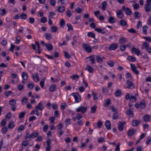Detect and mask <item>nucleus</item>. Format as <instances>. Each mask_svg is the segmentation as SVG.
Wrapping results in <instances>:
<instances>
[{
  "instance_id": "obj_1",
  "label": "nucleus",
  "mask_w": 151,
  "mask_h": 151,
  "mask_svg": "<svg viewBox=\"0 0 151 151\" xmlns=\"http://www.w3.org/2000/svg\"><path fill=\"white\" fill-rule=\"evenodd\" d=\"M151 0H146V3L144 6L145 10L146 12H148L151 10Z\"/></svg>"
},
{
  "instance_id": "obj_2",
  "label": "nucleus",
  "mask_w": 151,
  "mask_h": 151,
  "mask_svg": "<svg viewBox=\"0 0 151 151\" xmlns=\"http://www.w3.org/2000/svg\"><path fill=\"white\" fill-rule=\"evenodd\" d=\"M44 108V107L43 106L41 102H40L38 104V105L37 106L35 107V109L36 111V114L37 116H39V112L38 111V110H40L41 111V113H42V111Z\"/></svg>"
},
{
  "instance_id": "obj_3",
  "label": "nucleus",
  "mask_w": 151,
  "mask_h": 151,
  "mask_svg": "<svg viewBox=\"0 0 151 151\" xmlns=\"http://www.w3.org/2000/svg\"><path fill=\"white\" fill-rule=\"evenodd\" d=\"M83 48L88 53H90L92 51V48L89 45L84 43L82 45Z\"/></svg>"
},
{
  "instance_id": "obj_4",
  "label": "nucleus",
  "mask_w": 151,
  "mask_h": 151,
  "mask_svg": "<svg viewBox=\"0 0 151 151\" xmlns=\"http://www.w3.org/2000/svg\"><path fill=\"white\" fill-rule=\"evenodd\" d=\"M87 107H84L81 106L78 108L76 109V111L77 112H79L81 111L83 113H84L87 111Z\"/></svg>"
},
{
  "instance_id": "obj_5",
  "label": "nucleus",
  "mask_w": 151,
  "mask_h": 151,
  "mask_svg": "<svg viewBox=\"0 0 151 151\" xmlns=\"http://www.w3.org/2000/svg\"><path fill=\"white\" fill-rule=\"evenodd\" d=\"M16 104V101L14 99H12L9 101V104L10 106H12V107H11V109L13 111H14L16 110V107L15 106Z\"/></svg>"
},
{
  "instance_id": "obj_6",
  "label": "nucleus",
  "mask_w": 151,
  "mask_h": 151,
  "mask_svg": "<svg viewBox=\"0 0 151 151\" xmlns=\"http://www.w3.org/2000/svg\"><path fill=\"white\" fill-rule=\"evenodd\" d=\"M72 95L75 99V101L77 103L79 102L81 100L80 95L77 93H73Z\"/></svg>"
},
{
  "instance_id": "obj_7",
  "label": "nucleus",
  "mask_w": 151,
  "mask_h": 151,
  "mask_svg": "<svg viewBox=\"0 0 151 151\" xmlns=\"http://www.w3.org/2000/svg\"><path fill=\"white\" fill-rule=\"evenodd\" d=\"M130 67L132 71L136 75H138L139 73L138 70H137L136 66L132 64H130Z\"/></svg>"
},
{
  "instance_id": "obj_8",
  "label": "nucleus",
  "mask_w": 151,
  "mask_h": 151,
  "mask_svg": "<svg viewBox=\"0 0 151 151\" xmlns=\"http://www.w3.org/2000/svg\"><path fill=\"white\" fill-rule=\"evenodd\" d=\"M131 51L133 54H136L137 56L141 54V52L139 49V48H136L134 47L132 48Z\"/></svg>"
},
{
  "instance_id": "obj_9",
  "label": "nucleus",
  "mask_w": 151,
  "mask_h": 151,
  "mask_svg": "<svg viewBox=\"0 0 151 151\" xmlns=\"http://www.w3.org/2000/svg\"><path fill=\"white\" fill-rule=\"evenodd\" d=\"M122 9L124 11L125 13L127 15H129L131 14L132 11L129 8H126L125 6H123L122 7Z\"/></svg>"
},
{
  "instance_id": "obj_10",
  "label": "nucleus",
  "mask_w": 151,
  "mask_h": 151,
  "mask_svg": "<svg viewBox=\"0 0 151 151\" xmlns=\"http://www.w3.org/2000/svg\"><path fill=\"white\" fill-rule=\"evenodd\" d=\"M51 141L50 139H48L46 141V143L47 144V147L46 148V151H50L51 150L50 144Z\"/></svg>"
},
{
  "instance_id": "obj_11",
  "label": "nucleus",
  "mask_w": 151,
  "mask_h": 151,
  "mask_svg": "<svg viewBox=\"0 0 151 151\" xmlns=\"http://www.w3.org/2000/svg\"><path fill=\"white\" fill-rule=\"evenodd\" d=\"M151 116L150 114H146L142 118L144 121L145 122H147L150 121Z\"/></svg>"
},
{
  "instance_id": "obj_12",
  "label": "nucleus",
  "mask_w": 151,
  "mask_h": 151,
  "mask_svg": "<svg viewBox=\"0 0 151 151\" xmlns=\"http://www.w3.org/2000/svg\"><path fill=\"white\" fill-rule=\"evenodd\" d=\"M22 77L23 80L22 81V83L24 84L25 83L24 81L26 80L28 78V75L26 73L23 72L22 75Z\"/></svg>"
},
{
  "instance_id": "obj_13",
  "label": "nucleus",
  "mask_w": 151,
  "mask_h": 151,
  "mask_svg": "<svg viewBox=\"0 0 151 151\" xmlns=\"http://www.w3.org/2000/svg\"><path fill=\"white\" fill-rule=\"evenodd\" d=\"M116 16L117 17L119 18H122L124 16L123 12L121 10H119L117 11L116 12Z\"/></svg>"
},
{
  "instance_id": "obj_14",
  "label": "nucleus",
  "mask_w": 151,
  "mask_h": 151,
  "mask_svg": "<svg viewBox=\"0 0 151 151\" xmlns=\"http://www.w3.org/2000/svg\"><path fill=\"white\" fill-rule=\"evenodd\" d=\"M126 83L127 85V88L129 89H132L134 88V86L133 83L129 80H127L126 81Z\"/></svg>"
},
{
  "instance_id": "obj_15",
  "label": "nucleus",
  "mask_w": 151,
  "mask_h": 151,
  "mask_svg": "<svg viewBox=\"0 0 151 151\" xmlns=\"http://www.w3.org/2000/svg\"><path fill=\"white\" fill-rule=\"evenodd\" d=\"M118 47L117 44L114 43L111 44L109 47V50H116Z\"/></svg>"
},
{
  "instance_id": "obj_16",
  "label": "nucleus",
  "mask_w": 151,
  "mask_h": 151,
  "mask_svg": "<svg viewBox=\"0 0 151 151\" xmlns=\"http://www.w3.org/2000/svg\"><path fill=\"white\" fill-rule=\"evenodd\" d=\"M125 124V122H119L118 125V129L120 131H122L124 128L123 125Z\"/></svg>"
},
{
  "instance_id": "obj_17",
  "label": "nucleus",
  "mask_w": 151,
  "mask_h": 151,
  "mask_svg": "<svg viewBox=\"0 0 151 151\" xmlns=\"http://www.w3.org/2000/svg\"><path fill=\"white\" fill-rule=\"evenodd\" d=\"M105 125L107 129L109 130L111 129V124L109 120H107L105 122Z\"/></svg>"
},
{
  "instance_id": "obj_18",
  "label": "nucleus",
  "mask_w": 151,
  "mask_h": 151,
  "mask_svg": "<svg viewBox=\"0 0 151 151\" xmlns=\"http://www.w3.org/2000/svg\"><path fill=\"white\" fill-rule=\"evenodd\" d=\"M57 10L58 12L63 13L65 10V8L63 6H59L58 7Z\"/></svg>"
},
{
  "instance_id": "obj_19",
  "label": "nucleus",
  "mask_w": 151,
  "mask_h": 151,
  "mask_svg": "<svg viewBox=\"0 0 151 151\" xmlns=\"http://www.w3.org/2000/svg\"><path fill=\"white\" fill-rule=\"evenodd\" d=\"M133 110L132 109H129V110L126 112V114L128 115L130 117H132L134 116V114L133 112Z\"/></svg>"
},
{
  "instance_id": "obj_20",
  "label": "nucleus",
  "mask_w": 151,
  "mask_h": 151,
  "mask_svg": "<svg viewBox=\"0 0 151 151\" xmlns=\"http://www.w3.org/2000/svg\"><path fill=\"white\" fill-rule=\"evenodd\" d=\"M149 44L146 42H144L142 44V47L144 49L146 50L149 47Z\"/></svg>"
},
{
  "instance_id": "obj_21",
  "label": "nucleus",
  "mask_w": 151,
  "mask_h": 151,
  "mask_svg": "<svg viewBox=\"0 0 151 151\" xmlns=\"http://www.w3.org/2000/svg\"><path fill=\"white\" fill-rule=\"evenodd\" d=\"M127 41V38H126L122 37L119 40V42L120 44H123L126 42Z\"/></svg>"
},
{
  "instance_id": "obj_22",
  "label": "nucleus",
  "mask_w": 151,
  "mask_h": 151,
  "mask_svg": "<svg viewBox=\"0 0 151 151\" xmlns=\"http://www.w3.org/2000/svg\"><path fill=\"white\" fill-rule=\"evenodd\" d=\"M141 122L139 120L136 119L132 121V125L134 127H136Z\"/></svg>"
},
{
  "instance_id": "obj_23",
  "label": "nucleus",
  "mask_w": 151,
  "mask_h": 151,
  "mask_svg": "<svg viewBox=\"0 0 151 151\" xmlns=\"http://www.w3.org/2000/svg\"><path fill=\"white\" fill-rule=\"evenodd\" d=\"M33 78L34 80L36 82H37L39 81V75L37 74H35L33 75Z\"/></svg>"
},
{
  "instance_id": "obj_24",
  "label": "nucleus",
  "mask_w": 151,
  "mask_h": 151,
  "mask_svg": "<svg viewBox=\"0 0 151 151\" xmlns=\"http://www.w3.org/2000/svg\"><path fill=\"white\" fill-rule=\"evenodd\" d=\"M14 126V123L13 121L10 122L8 124V127L10 129H13Z\"/></svg>"
},
{
  "instance_id": "obj_25",
  "label": "nucleus",
  "mask_w": 151,
  "mask_h": 151,
  "mask_svg": "<svg viewBox=\"0 0 151 151\" xmlns=\"http://www.w3.org/2000/svg\"><path fill=\"white\" fill-rule=\"evenodd\" d=\"M95 30L98 32L100 33L103 34H105V31L103 29H101L99 28H96L94 29Z\"/></svg>"
},
{
  "instance_id": "obj_26",
  "label": "nucleus",
  "mask_w": 151,
  "mask_h": 151,
  "mask_svg": "<svg viewBox=\"0 0 151 151\" xmlns=\"http://www.w3.org/2000/svg\"><path fill=\"white\" fill-rule=\"evenodd\" d=\"M35 44L37 47V52L38 54H40L41 53V51L40 49V46L39 42L37 41H35Z\"/></svg>"
},
{
  "instance_id": "obj_27",
  "label": "nucleus",
  "mask_w": 151,
  "mask_h": 151,
  "mask_svg": "<svg viewBox=\"0 0 151 151\" xmlns=\"http://www.w3.org/2000/svg\"><path fill=\"white\" fill-rule=\"evenodd\" d=\"M108 21L110 23H114L115 22L114 18L112 17H110L108 19Z\"/></svg>"
},
{
  "instance_id": "obj_28",
  "label": "nucleus",
  "mask_w": 151,
  "mask_h": 151,
  "mask_svg": "<svg viewBox=\"0 0 151 151\" xmlns=\"http://www.w3.org/2000/svg\"><path fill=\"white\" fill-rule=\"evenodd\" d=\"M119 24L122 26H124L126 25L127 24V23L125 20L122 19L119 21Z\"/></svg>"
},
{
  "instance_id": "obj_29",
  "label": "nucleus",
  "mask_w": 151,
  "mask_h": 151,
  "mask_svg": "<svg viewBox=\"0 0 151 151\" xmlns=\"http://www.w3.org/2000/svg\"><path fill=\"white\" fill-rule=\"evenodd\" d=\"M28 99L26 97H24L22 99L21 102L23 105L25 104L27 102Z\"/></svg>"
},
{
  "instance_id": "obj_30",
  "label": "nucleus",
  "mask_w": 151,
  "mask_h": 151,
  "mask_svg": "<svg viewBox=\"0 0 151 151\" xmlns=\"http://www.w3.org/2000/svg\"><path fill=\"white\" fill-rule=\"evenodd\" d=\"M114 94L115 96L117 97L121 95L122 92L120 90H117L114 92Z\"/></svg>"
},
{
  "instance_id": "obj_31",
  "label": "nucleus",
  "mask_w": 151,
  "mask_h": 151,
  "mask_svg": "<svg viewBox=\"0 0 151 151\" xmlns=\"http://www.w3.org/2000/svg\"><path fill=\"white\" fill-rule=\"evenodd\" d=\"M65 22L63 19H60V27L61 28H63L65 25Z\"/></svg>"
},
{
  "instance_id": "obj_32",
  "label": "nucleus",
  "mask_w": 151,
  "mask_h": 151,
  "mask_svg": "<svg viewBox=\"0 0 151 151\" xmlns=\"http://www.w3.org/2000/svg\"><path fill=\"white\" fill-rule=\"evenodd\" d=\"M45 46L47 50L49 51H50L53 49V46L52 45L50 44H47Z\"/></svg>"
},
{
  "instance_id": "obj_33",
  "label": "nucleus",
  "mask_w": 151,
  "mask_h": 151,
  "mask_svg": "<svg viewBox=\"0 0 151 151\" xmlns=\"http://www.w3.org/2000/svg\"><path fill=\"white\" fill-rule=\"evenodd\" d=\"M72 13V11L69 9H67L65 12V13L68 17H70L71 16Z\"/></svg>"
},
{
  "instance_id": "obj_34",
  "label": "nucleus",
  "mask_w": 151,
  "mask_h": 151,
  "mask_svg": "<svg viewBox=\"0 0 151 151\" xmlns=\"http://www.w3.org/2000/svg\"><path fill=\"white\" fill-rule=\"evenodd\" d=\"M127 59L130 62H134L136 60V58L135 57L132 56H129Z\"/></svg>"
},
{
  "instance_id": "obj_35",
  "label": "nucleus",
  "mask_w": 151,
  "mask_h": 151,
  "mask_svg": "<svg viewBox=\"0 0 151 151\" xmlns=\"http://www.w3.org/2000/svg\"><path fill=\"white\" fill-rule=\"evenodd\" d=\"M87 36L89 37H91L95 39V35L94 33L91 32H90L88 33Z\"/></svg>"
},
{
  "instance_id": "obj_36",
  "label": "nucleus",
  "mask_w": 151,
  "mask_h": 151,
  "mask_svg": "<svg viewBox=\"0 0 151 151\" xmlns=\"http://www.w3.org/2000/svg\"><path fill=\"white\" fill-rule=\"evenodd\" d=\"M86 70H87L90 73H92L93 71L92 68L89 65H87Z\"/></svg>"
},
{
  "instance_id": "obj_37",
  "label": "nucleus",
  "mask_w": 151,
  "mask_h": 151,
  "mask_svg": "<svg viewBox=\"0 0 151 151\" xmlns=\"http://www.w3.org/2000/svg\"><path fill=\"white\" fill-rule=\"evenodd\" d=\"M134 133V131L133 129L129 130L127 132V134L129 137L132 136Z\"/></svg>"
},
{
  "instance_id": "obj_38",
  "label": "nucleus",
  "mask_w": 151,
  "mask_h": 151,
  "mask_svg": "<svg viewBox=\"0 0 151 151\" xmlns=\"http://www.w3.org/2000/svg\"><path fill=\"white\" fill-rule=\"evenodd\" d=\"M45 37L47 40H50L52 38V37L51 35L48 33H46L45 34Z\"/></svg>"
},
{
  "instance_id": "obj_39",
  "label": "nucleus",
  "mask_w": 151,
  "mask_h": 151,
  "mask_svg": "<svg viewBox=\"0 0 151 151\" xmlns=\"http://www.w3.org/2000/svg\"><path fill=\"white\" fill-rule=\"evenodd\" d=\"M96 58L97 61L98 63H101L103 62L102 58L99 55L96 56Z\"/></svg>"
},
{
  "instance_id": "obj_40",
  "label": "nucleus",
  "mask_w": 151,
  "mask_h": 151,
  "mask_svg": "<svg viewBox=\"0 0 151 151\" xmlns=\"http://www.w3.org/2000/svg\"><path fill=\"white\" fill-rule=\"evenodd\" d=\"M56 87L55 84H53L51 85V87L49 89V90L50 92H53L55 91Z\"/></svg>"
},
{
  "instance_id": "obj_41",
  "label": "nucleus",
  "mask_w": 151,
  "mask_h": 151,
  "mask_svg": "<svg viewBox=\"0 0 151 151\" xmlns=\"http://www.w3.org/2000/svg\"><path fill=\"white\" fill-rule=\"evenodd\" d=\"M107 63L111 67H112L114 66V62L113 61L109 60L107 62Z\"/></svg>"
},
{
  "instance_id": "obj_42",
  "label": "nucleus",
  "mask_w": 151,
  "mask_h": 151,
  "mask_svg": "<svg viewBox=\"0 0 151 151\" xmlns=\"http://www.w3.org/2000/svg\"><path fill=\"white\" fill-rule=\"evenodd\" d=\"M79 77V76L76 75H73L70 76V78L72 80H74L76 79H78Z\"/></svg>"
},
{
  "instance_id": "obj_43",
  "label": "nucleus",
  "mask_w": 151,
  "mask_h": 151,
  "mask_svg": "<svg viewBox=\"0 0 151 151\" xmlns=\"http://www.w3.org/2000/svg\"><path fill=\"white\" fill-rule=\"evenodd\" d=\"M103 124V123L101 121L99 120L97 123V127L98 128H101Z\"/></svg>"
},
{
  "instance_id": "obj_44",
  "label": "nucleus",
  "mask_w": 151,
  "mask_h": 151,
  "mask_svg": "<svg viewBox=\"0 0 151 151\" xmlns=\"http://www.w3.org/2000/svg\"><path fill=\"white\" fill-rule=\"evenodd\" d=\"M27 17V16L26 14H22L20 15V18L22 19H25Z\"/></svg>"
},
{
  "instance_id": "obj_45",
  "label": "nucleus",
  "mask_w": 151,
  "mask_h": 151,
  "mask_svg": "<svg viewBox=\"0 0 151 151\" xmlns=\"http://www.w3.org/2000/svg\"><path fill=\"white\" fill-rule=\"evenodd\" d=\"M145 107V103L144 101L141 102L139 104V107L141 109H144Z\"/></svg>"
},
{
  "instance_id": "obj_46",
  "label": "nucleus",
  "mask_w": 151,
  "mask_h": 151,
  "mask_svg": "<svg viewBox=\"0 0 151 151\" xmlns=\"http://www.w3.org/2000/svg\"><path fill=\"white\" fill-rule=\"evenodd\" d=\"M34 86V85L32 82H29L27 85V87L30 89H32Z\"/></svg>"
},
{
  "instance_id": "obj_47",
  "label": "nucleus",
  "mask_w": 151,
  "mask_h": 151,
  "mask_svg": "<svg viewBox=\"0 0 151 151\" xmlns=\"http://www.w3.org/2000/svg\"><path fill=\"white\" fill-rule=\"evenodd\" d=\"M25 128V127L23 125H20L18 128L17 131L20 132L23 130Z\"/></svg>"
},
{
  "instance_id": "obj_48",
  "label": "nucleus",
  "mask_w": 151,
  "mask_h": 151,
  "mask_svg": "<svg viewBox=\"0 0 151 151\" xmlns=\"http://www.w3.org/2000/svg\"><path fill=\"white\" fill-rule=\"evenodd\" d=\"M90 60L91 62V64H93L95 63V58L93 56H90L89 57Z\"/></svg>"
},
{
  "instance_id": "obj_49",
  "label": "nucleus",
  "mask_w": 151,
  "mask_h": 151,
  "mask_svg": "<svg viewBox=\"0 0 151 151\" xmlns=\"http://www.w3.org/2000/svg\"><path fill=\"white\" fill-rule=\"evenodd\" d=\"M65 122L66 126H68L71 123L70 119L68 118L66 119L65 121Z\"/></svg>"
},
{
  "instance_id": "obj_50",
  "label": "nucleus",
  "mask_w": 151,
  "mask_h": 151,
  "mask_svg": "<svg viewBox=\"0 0 151 151\" xmlns=\"http://www.w3.org/2000/svg\"><path fill=\"white\" fill-rule=\"evenodd\" d=\"M143 38L146 41L149 42H151V37H144Z\"/></svg>"
},
{
  "instance_id": "obj_51",
  "label": "nucleus",
  "mask_w": 151,
  "mask_h": 151,
  "mask_svg": "<svg viewBox=\"0 0 151 151\" xmlns=\"http://www.w3.org/2000/svg\"><path fill=\"white\" fill-rule=\"evenodd\" d=\"M134 17L136 18H139L141 17L140 14L138 12H135L134 13Z\"/></svg>"
},
{
  "instance_id": "obj_52",
  "label": "nucleus",
  "mask_w": 151,
  "mask_h": 151,
  "mask_svg": "<svg viewBox=\"0 0 151 151\" xmlns=\"http://www.w3.org/2000/svg\"><path fill=\"white\" fill-rule=\"evenodd\" d=\"M8 131V128L6 127L3 128L1 129V132L2 134H5Z\"/></svg>"
},
{
  "instance_id": "obj_53",
  "label": "nucleus",
  "mask_w": 151,
  "mask_h": 151,
  "mask_svg": "<svg viewBox=\"0 0 151 151\" xmlns=\"http://www.w3.org/2000/svg\"><path fill=\"white\" fill-rule=\"evenodd\" d=\"M92 95L93 96V99L94 100H97L98 99L97 93H95L93 91H92Z\"/></svg>"
},
{
  "instance_id": "obj_54",
  "label": "nucleus",
  "mask_w": 151,
  "mask_h": 151,
  "mask_svg": "<svg viewBox=\"0 0 151 151\" xmlns=\"http://www.w3.org/2000/svg\"><path fill=\"white\" fill-rule=\"evenodd\" d=\"M25 114V112H22L20 113L19 114V119H22L24 117Z\"/></svg>"
},
{
  "instance_id": "obj_55",
  "label": "nucleus",
  "mask_w": 151,
  "mask_h": 151,
  "mask_svg": "<svg viewBox=\"0 0 151 151\" xmlns=\"http://www.w3.org/2000/svg\"><path fill=\"white\" fill-rule=\"evenodd\" d=\"M51 31L52 32H55L57 31V28L55 26H52L50 28Z\"/></svg>"
},
{
  "instance_id": "obj_56",
  "label": "nucleus",
  "mask_w": 151,
  "mask_h": 151,
  "mask_svg": "<svg viewBox=\"0 0 151 151\" xmlns=\"http://www.w3.org/2000/svg\"><path fill=\"white\" fill-rule=\"evenodd\" d=\"M48 127V126L47 124H46L45 125L43 128V131L45 132H46L47 131Z\"/></svg>"
},
{
  "instance_id": "obj_57",
  "label": "nucleus",
  "mask_w": 151,
  "mask_h": 151,
  "mask_svg": "<svg viewBox=\"0 0 151 151\" xmlns=\"http://www.w3.org/2000/svg\"><path fill=\"white\" fill-rule=\"evenodd\" d=\"M96 106H94L92 107L91 108V112L92 113H93L95 112L96 110Z\"/></svg>"
},
{
  "instance_id": "obj_58",
  "label": "nucleus",
  "mask_w": 151,
  "mask_h": 151,
  "mask_svg": "<svg viewBox=\"0 0 151 151\" xmlns=\"http://www.w3.org/2000/svg\"><path fill=\"white\" fill-rule=\"evenodd\" d=\"M147 26H145L143 27V32L144 34L146 35L147 34Z\"/></svg>"
},
{
  "instance_id": "obj_59",
  "label": "nucleus",
  "mask_w": 151,
  "mask_h": 151,
  "mask_svg": "<svg viewBox=\"0 0 151 151\" xmlns=\"http://www.w3.org/2000/svg\"><path fill=\"white\" fill-rule=\"evenodd\" d=\"M6 13V11L5 9H4L0 11V14L2 16L5 15Z\"/></svg>"
},
{
  "instance_id": "obj_60",
  "label": "nucleus",
  "mask_w": 151,
  "mask_h": 151,
  "mask_svg": "<svg viewBox=\"0 0 151 151\" xmlns=\"http://www.w3.org/2000/svg\"><path fill=\"white\" fill-rule=\"evenodd\" d=\"M40 21L42 23H45L47 22V19L45 17H42L40 19Z\"/></svg>"
},
{
  "instance_id": "obj_61",
  "label": "nucleus",
  "mask_w": 151,
  "mask_h": 151,
  "mask_svg": "<svg viewBox=\"0 0 151 151\" xmlns=\"http://www.w3.org/2000/svg\"><path fill=\"white\" fill-rule=\"evenodd\" d=\"M26 134L25 137V139H27L29 138H32L31 134H29L28 132H26Z\"/></svg>"
},
{
  "instance_id": "obj_62",
  "label": "nucleus",
  "mask_w": 151,
  "mask_h": 151,
  "mask_svg": "<svg viewBox=\"0 0 151 151\" xmlns=\"http://www.w3.org/2000/svg\"><path fill=\"white\" fill-rule=\"evenodd\" d=\"M20 41V37L17 35L16 37L15 42L17 44H18L19 43Z\"/></svg>"
},
{
  "instance_id": "obj_63",
  "label": "nucleus",
  "mask_w": 151,
  "mask_h": 151,
  "mask_svg": "<svg viewBox=\"0 0 151 151\" xmlns=\"http://www.w3.org/2000/svg\"><path fill=\"white\" fill-rule=\"evenodd\" d=\"M67 25L68 27V30H72L73 29V27L70 24H67Z\"/></svg>"
},
{
  "instance_id": "obj_64",
  "label": "nucleus",
  "mask_w": 151,
  "mask_h": 151,
  "mask_svg": "<svg viewBox=\"0 0 151 151\" xmlns=\"http://www.w3.org/2000/svg\"><path fill=\"white\" fill-rule=\"evenodd\" d=\"M29 22L31 24H33L34 23L35 19L33 18L30 17L29 19Z\"/></svg>"
}]
</instances>
